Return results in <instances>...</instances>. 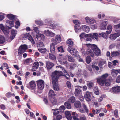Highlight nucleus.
I'll return each mask as SVG.
<instances>
[{"label": "nucleus", "mask_w": 120, "mask_h": 120, "mask_svg": "<svg viewBox=\"0 0 120 120\" xmlns=\"http://www.w3.org/2000/svg\"><path fill=\"white\" fill-rule=\"evenodd\" d=\"M107 30L106 32L107 34H109L111 32L112 30V26L110 25L108 26L107 29Z\"/></svg>", "instance_id": "nucleus-33"}, {"label": "nucleus", "mask_w": 120, "mask_h": 120, "mask_svg": "<svg viewBox=\"0 0 120 120\" xmlns=\"http://www.w3.org/2000/svg\"><path fill=\"white\" fill-rule=\"evenodd\" d=\"M62 116L61 115H58L56 116V119L57 120H60L62 118Z\"/></svg>", "instance_id": "nucleus-63"}, {"label": "nucleus", "mask_w": 120, "mask_h": 120, "mask_svg": "<svg viewBox=\"0 0 120 120\" xmlns=\"http://www.w3.org/2000/svg\"><path fill=\"white\" fill-rule=\"evenodd\" d=\"M61 75H51L53 87L54 90L58 91L59 88L58 85V80L59 77Z\"/></svg>", "instance_id": "nucleus-2"}, {"label": "nucleus", "mask_w": 120, "mask_h": 120, "mask_svg": "<svg viewBox=\"0 0 120 120\" xmlns=\"http://www.w3.org/2000/svg\"><path fill=\"white\" fill-rule=\"evenodd\" d=\"M49 58L50 59L54 60H55L56 59V58L55 56L52 54H51L50 53L49 54Z\"/></svg>", "instance_id": "nucleus-45"}, {"label": "nucleus", "mask_w": 120, "mask_h": 120, "mask_svg": "<svg viewBox=\"0 0 120 120\" xmlns=\"http://www.w3.org/2000/svg\"><path fill=\"white\" fill-rule=\"evenodd\" d=\"M68 60L71 62H73L75 61V60L72 57L69 56L68 57Z\"/></svg>", "instance_id": "nucleus-51"}, {"label": "nucleus", "mask_w": 120, "mask_h": 120, "mask_svg": "<svg viewBox=\"0 0 120 120\" xmlns=\"http://www.w3.org/2000/svg\"><path fill=\"white\" fill-rule=\"evenodd\" d=\"M75 30V32L77 33H78L80 32L81 29L80 26L78 25H75L74 26Z\"/></svg>", "instance_id": "nucleus-26"}, {"label": "nucleus", "mask_w": 120, "mask_h": 120, "mask_svg": "<svg viewBox=\"0 0 120 120\" xmlns=\"http://www.w3.org/2000/svg\"><path fill=\"white\" fill-rule=\"evenodd\" d=\"M2 66L3 68L6 67V68L7 69H8L9 68L8 64L6 63H4Z\"/></svg>", "instance_id": "nucleus-57"}, {"label": "nucleus", "mask_w": 120, "mask_h": 120, "mask_svg": "<svg viewBox=\"0 0 120 120\" xmlns=\"http://www.w3.org/2000/svg\"><path fill=\"white\" fill-rule=\"evenodd\" d=\"M74 106L76 108H79L81 107V103L79 101H76L74 103Z\"/></svg>", "instance_id": "nucleus-31"}, {"label": "nucleus", "mask_w": 120, "mask_h": 120, "mask_svg": "<svg viewBox=\"0 0 120 120\" xmlns=\"http://www.w3.org/2000/svg\"><path fill=\"white\" fill-rule=\"evenodd\" d=\"M86 22L88 23L92 24L96 22V21L93 19L87 17L85 18Z\"/></svg>", "instance_id": "nucleus-12"}, {"label": "nucleus", "mask_w": 120, "mask_h": 120, "mask_svg": "<svg viewBox=\"0 0 120 120\" xmlns=\"http://www.w3.org/2000/svg\"><path fill=\"white\" fill-rule=\"evenodd\" d=\"M119 54L120 53L118 52L115 51L112 52L111 53V55L112 56L115 57L119 56Z\"/></svg>", "instance_id": "nucleus-27"}, {"label": "nucleus", "mask_w": 120, "mask_h": 120, "mask_svg": "<svg viewBox=\"0 0 120 120\" xmlns=\"http://www.w3.org/2000/svg\"><path fill=\"white\" fill-rule=\"evenodd\" d=\"M17 31L14 29H12L11 31V34L9 38L11 40H13L16 36L17 34Z\"/></svg>", "instance_id": "nucleus-14"}, {"label": "nucleus", "mask_w": 120, "mask_h": 120, "mask_svg": "<svg viewBox=\"0 0 120 120\" xmlns=\"http://www.w3.org/2000/svg\"><path fill=\"white\" fill-rule=\"evenodd\" d=\"M56 45L53 42H52V43L51 44L50 50V52L51 53H54V52L55 49V45Z\"/></svg>", "instance_id": "nucleus-18"}, {"label": "nucleus", "mask_w": 120, "mask_h": 120, "mask_svg": "<svg viewBox=\"0 0 120 120\" xmlns=\"http://www.w3.org/2000/svg\"><path fill=\"white\" fill-rule=\"evenodd\" d=\"M49 98L54 97L55 94L54 93L53 91L52 90H50L49 93Z\"/></svg>", "instance_id": "nucleus-24"}, {"label": "nucleus", "mask_w": 120, "mask_h": 120, "mask_svg": "<svg viewBox=\"0 0 120 120\" xmlns=\"http://www.w3.org/2000/svg\"><path fill=\"white\" fill-rule=\"evenodd\" d=\"M73 22L75 24V25H78V24H80L79 22L77 20H73Z\"/></svg>", "instance_id": "nucleus-59"}, {"label": "nucleus", "mask_w": 120, "mask_h": 120, "mask_svg": "<svg viewBox=\"0 0 120 120\" xmlns=\"http://www.w3.org/2000/svg\"><path fill=\"white\" fill-rule=\"evenodd\" d=\"M82 105L85 110V111L87 113H88L89 112V109L86 105L84 103L82 104Z\"/></svg>", "instance_id": "nucleus-39"}, {"label": "nucleus", "mask_w": 120, "mask_h": 120, "mask_svg": "<svg viewBox=\"0 0 120 120\" xmlns=\"http://www.w3.org/2000/svg\"><path fill=\"white\" fill-rule=\"evenodd\" d=\"M4 33L5 34H8L9 33V32L8 30H5L4 29L2 30Z\"/></svg>", "instance_id": "nucleus-61"}, {"label": "nucleus", "mask_w": 120, "mask_h": 120, "mask_svg": "<svg viewBox=\"0 0 120 120\" xmlns=\"http://www.w3.org/2000/svg\"><path fill=\"white\" fill-rule=\"evenodd\" d=\"M39 64L38 62H37L34 63L32 68V70L34 71L37 69L39 67Z\"/></svg>", "instance_id": "nucleus-19"}, {"label": "nucleus", "mask_w": 120, "mask_h": 120, "mask_svg": "<svg viewBox=\"0 0 120 120\" xmlns=\"http://www.w3.org/2000/svg\"><path fill=\"white\" fill-rule=\"evenodd\" d=\"M66 116L67 119L68 120H71L72 119V117L71 116L70 112L68 111L65 112Z\"/></svg>", "instance_id": "nucleus-21"}, {"label": "nucleus", "mask_w": 120, "mask_h": 120, "mask_svg": "<svg viewBox=\"0 0 120 120\" xmlns=\"http://www.w3.org/2000/svg\"><path fill=\"white\" fill-rule=\"evenodd\" d=\"M68 45L69 47H72L73 45V43L71 39H69L67 42Z\"/></svg>", "instance_id": "nucleus-25"}, {"label": "nucleus", "mask_w": 120, "mask_h": 120, "mask_svg": "<svg viewBox=\"0 0 120 120\" xmlns=\"http://www.w3.org/2000/svg\"><path fill=\"white\" fill-rule=\"evenodd\" d=\"M87 85L88 87L90 88H91L94 86V84L93 82L87 83Z\"/></svg>", "instance_id": "nucleus-54"}, {"label": "nucleus", "mask_w": 120, "mask_h": 120, "mask_svg": "<svg viewBox=\"0 0 120 120\" xmlns=\"http://www.w3.org/2000/svg\"><path fill=\"white\" fill-rule=\"evenodd\" d=\"M33 29L34 30L37 34H38L39 32V31L38 30V28L37 27H36L35 26H33Z\"/></svg>", "instance_id": "nucleus-49"}, {"label": "nucleus", "mask_w": 120, "mask_h": 120, "mask_svg": "<svg viewBox=\"0 0 120 120\" xmlns=\"http://www.w3.org/2000/svg\"><path fill=\"white\" fill-rule=\"evenodd\" d=\"M8 17L10 20H12L15 18V15L12 14H8L7 15Z\"/></svg>", "instance_id": "nucleus-40"}, {"label": "nucleus", "mask_w": 120, "mask_h": 120, "mask_svg": "<svg viewBox=\"0 0 120 120\" xmlns=\"http://www.w3.org/2000/svg\"><path fill=\"white\" fill-rule=\"evenodd\" d=\"M106 63V61L104 60L100 61L99 63V66L100 68H102L103 65Z\"/></svg>", "instance_id": "nucleus-36"}, {"label": "nucleus", "mask_w": 120, "mask_h": 120, "mask_svg": "<svg viewBox=\"0 0 120 120\" xmlns=\"http://www.w3.org/2000/svg\"><path fill=\"white\" fill-rule=\"evenodd\" d=\"M86 53L87 55L90 56L91 57H93L94 55L92 51L91 50L87 51L86 52Z\"/></svg>", "instance_id": "nucleus-38"}, {"label": "nucleus", "mask_w": 120, "mask_h": 120, "mask_svg": "<svg viewBox=\"0 0 120 120\" xmlns=\"http://www.w3.org/2000/svg\"><path fill=\"white\" fill-rule=\"evenodd\" d=\"M27 49V46L25 45H23L20 46L18 50V53L20 55L24 52Z\"/></svg>", "instance_id": "nucleus-6"}, {"label": "nucleus", "mask_w": 120, "mask_h": 120, "mask_svg": "<svg viewBox=\"0 0 120 120\" xmlns=\"http://www.w3.org/2000/svg\"><path fill=\"white\" fill-rule=\"evenodd\" d=\"M30 86L31 88L34 89L36 86V84L35 82L34 81H31L29 83Z\"/></svg>", "instance_id": "nucleus-30"}, {"label": "nucleus", "mask_w": 120, "mask_h": 120, "mask_svg": "<svg viewBox=\"0 0 120 120\" xmlns=\"http://www.w3.org/2000/svg\"><path fill=\"white\" fill-rule=\"evenodd\" d=\"M81 90L79 88L75 89V90L74 94L76 96H78Z\"/></svg>", "instance_id": "nucleus-29"}, {"label": "nucleus", "mask_w": 120, "mask_h": 120, "mask_svg": "<svg viewBox=\"0 0 120 120\" xmlns=\"http://www.w3.org/2000/svg\"><path fill=\"white\" fill-rule=\"evenodd\" d=\"M78 114H76V116H73V118L74 120H79V119L78 118Z\"/></svg>", "instance_id": "nucleus-60"}, {"label": "nucleus", "mask_w": 120, "mask_h": 120, "mask_svg": "<svg viewBox=\"0 0 120 120\" xmlns=\"http://www.w3.org/2000/svg\"><path fill=\"white\" fill-rule=\"evenodd\" d=\"M62 71L56 70L52 73V75H62Z\"/></svg>", "instance_id": "nucleus-35"}, {"label": "nucleus", "mask_w": 120, "mask_h": 120, "mask_svg": "<svg viewBox=\"0 0 120 120\" xmlns=\"http://www.w3.org/2000/svg\"><path fill=\"white\" fill-rule=\"evenodd\" d=\"M111 73L112 75H117L118 73L120 74V69L113 70L111 71Z\"/></svg>", "instance_id": "nucleus-28"}, {"label": "nucleus", "mask_w": 120, "mask_h": 120, "mask_svg": "<svg viewBox=\"0 0 120 120\" xmlns=\"http://www.w3.org/2000/svg\"><path fill=\"white\" fill-rule=\"evenodd\" d=\"M82 29L84 31L87 33L90 30V28L89 27L86 25L83 26L82 27Z\"/></svg>", "instance_id": "nucleus-23"}, {"label": "nucleus", "mask_w": 120, "mask_h": 120, "mask_svg": "<svg viewBox=\"0 0 120 120\" xmlns=\"http://www.w3.org/2000/svg\"><path fill=\"white\" fill-rule=\"evenodd\" d=\"M115 31L117 33L111 34L109 36L110 39L113 40H115L120 35V30H116Z\"/></svg>", "instance_id": "nucleus-5"}, {"label": "nucleus", "mask_w": 120, "mask_h": 120, "mask_svg": "<svg viewBox=\"0 0 120 120\" xmlns=\"http://www.w3.org/2000/svg\"><path fill=\"white\" fill-rule=\"evenodd\" d=\"M37 84L38 88L40 90H42L44 87V82L42 80H39L37 81Z\"/></svg>", "instance_id": "nucleus-9"}, {"label": "nucleus", "mask_w": 120, "mask_h": 120, "mask_svg": "<svg viewBox=\"0 0 120 120\" xmlns=\"http://www.w3.org/2000/svg\"><path fill=\"white\" fill-rule=\"evenodd\" d=\"M108 75H102L100 78L97 79L98 83L102 86L104 85L105 83V85L107 86H109L110 83L109 82L106 81V78Z\"/></svg>", "instance_id": "nucleus-1"}, {"label": "nucleus", "mask_w": 120, "mask_h": 120, "mask_svg": "<svg viewBox=\"0 0 120 120\" xmlns=\"http://www.w3.org/2000/svg\"><path fill=\"white\" fill-rule=\"evenodd\" d=\"M91 93L88 91H86L84 95V98L86 100L88 101H90L91 100Z\"/></svg>", "instance_id": "nucleus-13"}, {"label": "nucleus", "mask_w": 120, "mask_h": 120, "mask_svg": "<svg viewBox=\"0 0 120 120\" xmlns=\"http://www.w3.org/2000/svg\"><path fill=\"white\" fill-rule=\"evenodd\" d=\"M51 103L53 105H55L57 103V100L55 97L49 98Z\"/></svg>", "instance_id": "nucleus-22"}, {"label": "nucleus", "mask_w": 120, "mask_h": 120, "mask_svg": "<svg viewBox=\"0 0 120 120\" xmlns=\"http://www.w3.org/2000/svg\"><path fill=\"white\" fill-rule=\"evenodd\" d=\"M36 23L39 25H43V22L41 20H37L35 21Z\"/></svg>", "instance_id": "nucleus-47"}, {"label": "nucleus", "mask_w": 120, "mask_h": 120, "mask_svg": "<svg viewBox=\"0 0 120 120\" xmlns=\"http://www.w3.org/2000/svg\"><path fill=\"white\" fill-rule=\"evenodd\" d=\"M6 22L11 26L10 27H8L9 29H11L12 27L14 26V21L12 20L11 21L9 20H6Z\"/></svg>", "instance_id": "nucleus-20"}, {"label": "nucleus", "mask_w": 120, "mask_h": 120, "mask_svg": "<svg viewBox=\"0 0 120 120\" xmlns=\"http://www.w3.org/2000/svg\"><path fill=\"white\" fill-rule=\"evenodd\" d=\"M86 37H88L86 38V41H91V38L93 39L95 38L96 40H98V34L97 33H94L93 34H87Z\"/></svg>", "instance_id": "nucleus-4"}, {"label": "nucleus", "mask_w": 120, "mask_h": 120, "mask_svg": "<svg viewBox=\"0 0 120 120\" xmlns=\"http://www.w3.org/2000/svg\"><path fill=\"white\" fill-rule=\"evenodd\" d=\"M118 110L117 109H116L115 110L114 114V115L115 116L116 118H117L118 116Z\"/></svg>", "instance_id": "nucleus-62"}, {"label": "nucleus", "mask_w": 120, "mask_h": 120, "mask_svg": "<svg viewBox=\"0 0 120 120\" xmlns=\"http://www.w3.org/2000/svg\"><path fill=\"white\" fill-rule=\"evenodd\" d=\"M5 41V38L2 35H0V44H3Z\"/></svg>", "instance_id": "nucleus-43"}, {"label": "nucleus", "mask_w": 120, "mask_h": 120, "mask_svg": "<svg viewBox=\"0 0 120 120\" xmlns=\"http://www.w3.org/2000/svg\"><path fill=\"white\" fill-rule=\"evenodd\" d=\"M86 45L88 47H91L92 49L96 55L98 56L100 55V50L96 45H92L90 44H87Z\"/></svg>", "instance_id": "nucleus-3"}, {"label": "nucleus", "mask_w": 120, "mask_h": 120, "mask_svg": "<svg viewBox=\"0 0 120 120\" xmlns=\"http://www.w3.org/2000/svg\"><path fill=\"white\" fill-rule=\"evenodd\" d=\"M32 62V60L31 59L28 58L26 59L24 62L25 64L28 65Z\"/></svg>", "instance_id": "nucleus-32"}, {"label": "nucleus", "mask_w": 120, "mask_h": 120, "mask_svg": "<svg viewBox=\"0 0 120 120\" xmlns=\"http://www.w3.org/2000/svg\"><path fill=\"white\" fill-rule=\"evenodd\" d=\"M46 66L48 69H51L54 66V64L52 62L49 61L46 62Z\"/></svg>", "instance_id": "nucleus-15"}, {"label": "nucleus", "mask_w": 120, "mask_h": 120, "mask_svg": "<svg viewBox=\"0 0 120 120\" xmlns=\"http://www.w3.org/2000/svg\"><path fill=\"white\" fill-rule=\"evenodd\" d=\"M38 50L41 53L44 54L47 51V50L45 48H38Z\"/></svg>", "instance_id": "nucleus-41"}, {"label": "nucleus", "mask_w": 120, "mask_h": 120, "mask_svg": "<svg viewBox=\"0 0 120 120\" xmlns=\"http://www.w3.org/2000/svg\"><path fill=\"white\" fill-rule=\"evenodd\" d=\"M87 34L85 35L84 33H82L80 35V38L81 39L84 38L85 37H86Z\"/></svg>", "instance_id": "nucleus-56"}, {"label": "nucleus", "mask_w": 120, "mask_h": 120, "mask_svg": "<svg viewBox=\"0 0 120 120\" xmlns=\"http://www.w3.org/2000/svg\"><path fill=\"white\" fill-rule=\"evenodd\" d=\"M68 50L69 52L72 55H76L78 53V52L75 48H71L68 47Z\"/></svg>", "instance_id": "nucleus-10"}, {"label": "nucleus", "mask_w": 120, "mask_h": 120, "mask_svg": "<svg viewBox=\"0 0 120 120\" xmlns=\"http://www.w3.org/2000/svg\"><path fill=\"white\" fill-rule=\"evenodd\" d=\"M77 66V65L75 64H71L70 67L71 69H73Z\"/></svg>", "instance_id": "nucleus-55"}, {"label": "nucleus", "mask_w": 120, "mask_h": 120, "mask_svg": "<svg viewBox=\"0 0 120 120\" xmlns=\"http://www.w3.org/2000/svg\"><path fill=\"white\" fill-rule=\"evenodd\" d=\"M119 20V19L116 17L113 18L112 19L113 21L115 23H117Z\"/></svg>", "instance_id": "nucleus-48"}, {"label": "nucleus", "mask_w": 120, "mask_h": 120, "mask_svg": "<svg viewBox=\"0 0 120 120\" xmlns=\"http://www.w3.org/2000/svg\"><path fill=\"white\" fill-rule=\"evenodd\" d=\"M6 96L7 97L9 98L12 96H14L15 95L14 93H12L10 92H9L6 94Z\"/></svg>", "instance_id": "nucleus-46"}, {"label": "nucleus", "mask_w": 120, "mask_h": 120, "mask_svg": "<svg viewBox=\"0 0 120 120\" xmlns=\"http://www.w3.org/2000/svg\"><path fill=\"white\" fill-rule=\"evenodd\" d=\"M86 63L88 64H89L91 62V58L89 56H87L86 59Z\"/></svg>", "instance_id": "nucleus-53"}, {"label": "nucleus", "mask_w": 120, "mask_h": 120, "mask_svg": "<svg viewBox=\"0 0 120 120\" xmlns=\"http://www.w3.org/2000/svg\"><path fill=\"white\" fill-rule=\"evenodd\" d=\"M52 21V19H45V21L46 23V24L49 25L50 26L52 27L53 28H54L56 27V26H57V25L51 23L49 24V23L51 22Z\"/></svg>", "instance_id": "nucleus-11"}, {"label": "nucleus", "mask_w": 120, "mask_h": 120, "mask_svg": "<svg viewBox=\"0 0 120 120\" xmlns=\"http://www.w3.org/2000/svg\"><path fill=\"white\" fill-rule=\"evenodd\" d=\"M59 110L60 111L63 112L65 109V107L64 106H62L59 108Z\"/></svg>", "instance_id": "nucleus-58"}, {"label": "nucleus", "mask_w": 120, "mask_h": 120, "mask_svg": "<svg viewBox=\"0 0 120 120\" xmlns=\"http://www.w3.org/2000/svg\"><path fill=\"white\" fill-rule=\"evenodd\" d=\"M24 38H25L28 39L33 44H34L35 42L34 40L33 39L31 35L29 33H26L24 34L23 37Z\"/></svg>", "instance_id": "nucleus-8"}, {"label": "nucleus", "mask_w": 120, "mask_h": 120, "mask_svg": "<svg viewBox=\"0 0 120 120\" xmlns=\"http://www.w3.org/2000/svg\"><path fill=\"white\" fill-rule=\"evenodd\" d=\"M44 45L43 42H39V43L38 45V47H42L44 46Z\"/></svg>", "instance_id": "nucleus-64"}, {"label": "nucleus", "mask_w": 120, "mask_h": 120, "mask_svg": "<svg viewBox=\"0 0 120 120\" xmlns=\"http://www.w3.org/2000/svg\"><path fill=\"white\" fill-rule=\"evenodd\" d=\"M58 61L60 63V64L62 65H67L68 64V62L65 60H60V59L58 60Z\"/></svg>", "instance_id": "nucleus-37"}, {"label": "nucleus", "mask_w": 120, "mask_h": 120, "mask_svg": "<svg viewBox=\"0 0 120 120\" xmlns=\"http://www.w3.org/2000/svg\"><path fill=\"white\" fill-rule=\"evenodd\" d=\"M53 110L54 111L53 112V114L54 115H56L59 113V111L58 109H52V110Z\"/></svg>", "instance_id": "nucleus-50"}, {"label": "nucleus", "mask_w": 120, "mask_h": 120, "mask_svg": "<svg viewBox=\"0 0 120 120\" xmlns=\"http://www.w3.org/2000/svg\"><path fill=\"white\" fill-rule=\"evenodd\" d=\"M111 92L113 93H116L120 92V87L119 86L114 87L110 90Z\"/></svg>", "instance_id": "nucleus-17"}, {"label": "nucleus", "mask_w": 120, "mask_h": 120, "mask_svg": "<svg viewBox=\"0 0 120 120\" xmlns=\"http://www.w3.org/2000/svg\"><path fill=\"white\" fill-rule=\"evenodd\" d=\"M61 41V38L60 36L59 35H57L55 39L53 38L51 39L52 42L54 43L55 45H57L60 43Z\"/></svg>", "instance_id": "nucleus-7"}, {"label": "nucleus", "mask_w": 120, "mask_h": 120, "mask_svg": "<svg viewBox=\"0 0 120 120\" xmlns=\"http://www.w3.org/2000/svg\"><path fill=\"white\" fill-rule=\"evenodd\" d=\"M75 101V98L74 96L71 97L68 100L69 102L73 103Z\"/></svg>", "instance_id": "nucleus-42"}, {"label": "nucleus", "mask_w": 120, "mask_h": 120, "mask_svg": "<svg viewBox=\"0 0 120 120\" xmlns=\"http://www.w3.org/2000/svg\"><path fill=\"white\" fill-rule=\"evenodd\" d=\"M108 23L107 21H103L102 23L101 24L100 26V29L102 30H104L106 28V26Z\"/></svg>", "instance_id": "nucleus-16"}, {"label": "nucleus", "mask_w": 120, "mask_h": 120, "mask_svg": "<svg viewBox=\"0 0 120 120\" xmlns=\"http://www.w3.org/2000/svg\"><path fill=\"white\" fill-rule=\"evenodd\" d=\"M65 105L66 108L70 109L71 107V104L68 102H66L64 104Z\"/></svg>", "instance_id": "nucleus-44"}, {"label": "nucleus", "mask_w": 120, "mask_h": 120, "mask_svg": "<svg viewBox=\"0 0 120 120\" xmlns=\"http://www.w3.org/2000/svg\"><path fill=\"white\" fill-rule=\"evenodd\" d=\"M98 37H103L104 38L107 39V36L105 33H101L99 34L98 35Z\"/></svg>", "instance_id": "nucleus-34"}, {"label": "nucleus", "mask_w": 120, "mask_h": 120, "mask_svg": "<svg viewBox=\"0 0 120 120\" xmlns=\"http://www.w3.org/2000/svg\"><path fill=\"white\" fill-rule=\"evenodd\" d=\"M59 52H64V51L63 50V48L62 46H60V47H58L57 48Z\"/></svg>", "instance_id": "nucleus-52"}]
</instances>
